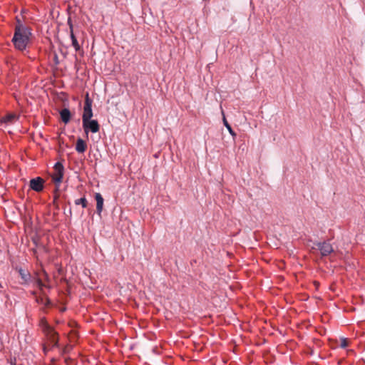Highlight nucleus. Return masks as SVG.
Listing matches in <instances>:
<instances>
[{
	"mask_svg": "<svg viewBox=\"0 0 365 365\" xmlns=\"http://www.w3.org/2000/svg\"><path fill=\"white\" fill-rule=\"evenodd\" d=\"M43 333L46 336L48 339L53 344V346H58V334L54 331V329L52 327L49 329L47 331H44Z\"/></svg>",
	"mask_w": 365,
	"mask_h": 365,
	"instance_id": "nucleus-7",
	"label": "nucleus"
},
{
	"mask_svg": "<svg viewBox=\"0 0 365 365\" xmlns=\"http://www.w3.org/2000/svg\"><path fill=\"white\" fill-rule=\"evenodd\" d=\"M18 271L21 278L24 281V282L21 284H28L31 278L30 273L28 271L23 269L22 268H19Z\"/></svg>",
	"mask_w": 365,
	"mask_h": 365,
	"instance_id": "nucleus-9",
	"label": "nucleus"
},
{
	"mask_svg": "<svg viewBox=\"0 0 365 365\" xmlns=\"http://www.w3.org/2000/svg\"><path fill=\"white\" fill-rule=\"evenodd\" d=\"M86 142L83 139L78 138L76 141V150L79 153H83L86 151Z\"/></svg>",
	"mask_w": 365,
	"mask_h": 365,
	"instance_id": "nucleus-11",
	"label": "nucleus"
},
{
	"mask_svg": "<svg viewBox=\"0 0 365 365\" xmlns=\"http://www.w3.org/2000/svg\"><path fill=\"white\" fill-rule=\"evenodd\" d=\"M43 274L44 276L45 280L48 282L49 281V277H48V274L45 271H43Z\"/></svg>",
	"mask_w": 365,
	"mask_h": 365,
	"instance_id": "nucleus-20",
	"label": "nucleus"
},
{
	"mask_svg": "<svg viewBox=\"0 0 365 365\" xmlns=\"http://www.w3.org/2000/svg\"><path fill=\"white\" fill-rule=\"evenodd\" d=\"M34 282L36 286L42 291L44 287H46L42 282V280L39 277H36L34 279Z\"/></svg>",
	"mask_w": 365,
	"mask_h": 365,
	"instance_id": "nucleus-17",
	"label": "nucleus"
},
{
	"mask_svg": "<svg viewBox=\"0 0 365 365\" xmlns=\"http://www.w3.org/2000/svg\"><path fill=\"white\" fill-rule=\"evenodd\" d=\"M31 36L29 27L23 25L19 21L15 26L14 35L12 41L15 48L19 51L26 49Z\"/></svg>",
	"mask_w": 365,
	"mask_h": 365,
	"instance_id": "nucleus-1",
	"label": "nucleus"
},
{
	"mask_svg": "<svg viewBox=\"0 0 365 365\" xmlns=\"http://www.w3.org/2000/svg\"><path fill=\"white\" fill-rule=\"evenodd\" d=\"M16 116L14 114H8L0 119V123L11 124L14 122Z\"/></svg>",
	"mask_w": 365,
	"mask_h": 365,
	"instance_id": "nucleus-12",
	"label": "nucleus"
},
{
	"mask_svg": "<svg viewBox=\"0 0 365 365\" xmlns=\"http://www.w3.org/2000/svg\"><path fill=\"white\" fill-rule=\"evenodd\" d=\"M54 173L52 174V180L56 184V190L58 189L60 183L62 182L64 168L61 163L57 162L53 167Z\"/></svg>",
	"mask_w": 365,
	"mask_h": 365,
	"instance_id": "nucleus-2",
	"label": "nucleus"
},
{
	"mask_svg": "<svg viewBox=\"0 0 365 365\" xmlns=\"http://www.w3.org/2000/svg\"><path fill=\"white\" fill-rule=\"evenodd\" d=\"M92 117V100L89 98L88 93H87L85 98L82 121L86 122L87 120L91 119Z\"/></svg>",
	"mask_w": 365,
	"mask_h": 365,
	"instance_id": "nucleus-3",
	"label": "nucleus"
},
{
	"mask_svg": "<svg viewBox=\"0 0 365 365\" xmlns=\"http://www.w3.org/2000/svg\"><path fill=\"white\" fill-rule=\"evenodd\" d=\"M223 123H224L225 126L227 128V129L228 130L230 135L233 137V138H235L236 137V133L232 130V127L228 123L227 120H226V118L225 117L223 118Z\"/></svg>",
	"mask_w": 365,
	"mask_h": 365,
	"instance_id": "nucleus-15",
	"label": "nucleus"
},
{
	"mask_svg": "<svg viewBox=\"0 0 365 365\" xmlns=\"http://www.w3.org/2000/svg\"><path fill=\"white\" fill-rule=\"evenodd\" d=\"M95 199L96 200V212L99 216H101L103 209L104 200L102 195L98 192L95 194Z\"/></svg>",
	"mask_w": 365,
	"mask_h": 365,
	"instance_id": "nucleus-8",
	"label": "nucleus"
},
{
	"mask_svg": "<svg viewBox=\"0 0 365 365\" xmlns=\"http://www.w3.org/2000/svg\"><path fill=\"white\" fill-rule=\"evenodd\" d=\"M75 204L78 205H81L83 207H86L88 205L86 197H81L75 200Z\"/></svg>",
	"mask_w": 365,
	"mask_h": 365,
	"instance_id": "nucleus-16",
	"label": "nucleus"
},
{
	"mask_svg": "<svg viewBox=\"0 0 365 365\" xmlns=\"http://www.w3.org/2000/svg\"><path fill=\"white\" fill-rule=\"evenodd\" d=\"M70 37L71 38L72 46L75 48V51H80L81 50V46L79 45V43H78V41L76 39V37L74 35V33H71L70 34Z\"/></svg>",
	"mask_w": 365,
	"mask_h": 365,
	"instance_id": "nucleus-13",
	"label": "nucleus"
},
{
	"mask_svg": "<svg viewBox=\"0 0 365 365\" xmlns=\"http://www.w3.org/2000/svg\"><path fill=\"white\" fill-rule=\"evenodd\" d=\"M40 327H41L43 332L47 331L49 329L51 328V327L48 325V324L47 323L46 320L44 318L41 319Z\"/></svg>",
	"mask_w": 365,
	"mask_h": 365,
	"instance_id": "nucleus-14",
	"label": "nucleus"
},
{
	"mask_svg": "<svg viewBox=\"0 0 365 365\" xmlns=\"http://www.w3.org/2000/svg\"><path fill=\"white\" fill-rule=\"evenodd\" d=\"M83 127L86 133H88V131L96 133L98 132L100 129V125L96 120L89 119L86 122H83Z\"/></svg>",
	"mask_w": 365,
	"mask_h": 365,
	"instance_id": "nucleus-5",
	"label": "nucleus"
},
{
	"mask_svg": "<svg viewBox=\"0 0 365 365\" xmlns=\"http://www.w3.org/2000/svg\"><path fill=\"white\" fill-rule=\"evenodd\" d=\"M340 347L346 348L349 346V340L346 338H341L340 339Z\"/></svg>",
	"mask_w": 365,
	"mask_h": 365,
	"instance_id": "nucleus-18",
	"label": "nucleus"
},
{
	"mask_svg": "<svg viewBox=\"0 0 365 365\" xmlns=\"http://www.w3.org/2000/svg\"><path fill=\"white\" fill-rule=\"evenodd\" d=\"M43 351H44L45 353H46V347H44V348H43Z\"/></svg>",
	"mask_w": 365,
	"mask_h": 365,
	"instance_id": "nucleus-21",
	"label": "nucleus"
},
{
	"mask_svg": "<svg viewBox=\"0 0 365 365\" xmlns=\"http://www.w3.org/2000/svg\"><path fill=\"white\" fill-rule=\"evenodd\" d=\"M61 119L64 123H68L71 120V112L68 108H63L60 111Z\"/></svg>",
	"mask_w": 365,
	"mask_h": 365,
	"instance_id": "nucleus-10",
	"label": "nucleus"
},
{
	"mask_svg": "<svg viewBox=\"0 0 365 365\" xmlns=\"http://www.w3.org/2000/svg\"><path fill=\"white\" fill-rule=\"evenodd\" d=\"M43 179L40 177H37L30 180V187L36 192H41L43 189Z\"/></svg>",
	"mask_w": 365,
	"mask_h": 365,
	"instance_id": "nucleus-6",
	"label": "nucleus"
},
{
	"mask_svg": "<svg viewBox=\"0 0 365 365\" xmlns=\"http://www.w3.org/2000/svg\"><path fill=\"white\" fill-rule=\"evenodd\" d=\"M320 251L322 257H327L334 252V248L328 241L317 242L316 244Z\"/></svg>",
	"mask_w": 365,
	"mask_h": 365,
	"instance_id": "nucleus-4",
	"label": "nucleus"
},
{
	"mask_svg": "<svg viewBox=\"0 0 365 365\" xmlns=\"http://www.w3.org/2000/svg\"><path fill=\"white\" fill-rule=\"evenodd\" d=\"M68 25L69 26L70 34L73 33V26L71 21V19L70 17L68 19Z\"/></svg>",
	"mask_w": 365,
	"mask_h": 365,
	"instance_id": "nucleus-19",
	"label": "nucleus"
}]
</instances>
